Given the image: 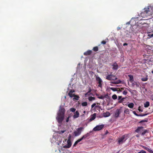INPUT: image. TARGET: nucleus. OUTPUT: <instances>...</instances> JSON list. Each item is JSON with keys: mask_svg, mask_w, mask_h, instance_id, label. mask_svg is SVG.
<instances>
[{"mask_svg": "<svg viewBox=\"0 0 153 153\" xmlns=\"http://www.w3.org/2000/svg\"><path fill=\"white\" fill-rule=\"evenodd\" d=\"M147 132V131L146 130H144L143 131L141 135H144Z\"/></svg>", "mask_w": 153, "mask_h": 153, "instance_id": "obj_37", "label": "nucleus"}, {"mask_svg": "<svg viewBox=\"0 0 153 153\" xmlns=\"http://www.w3.org/2000/svg\"><path fill=\"white\" fill-rule=\"evenodd\" d=\"M143 127H138L135 130V131L136 132L139 133L142 129L143 128Z\"/></svg>", "mask_w": 153, "mask_h": 153, "instance_id": "obj_19", "label": "nucleus"}, {"mask_svg": "<svg viewBox=\"0 0 153 153\" xmlns=\"http://www.w3.org/2000/svg\"><path fill=\"white\" fill-rule=\"evenodd\" d=\"M65 110L63 108H60L58 114L64 116Z\"/></svg>", "mask_w": 153, "mask_h": 153, "instance_id": "obj_11", "label": "nucleus"}, {"mask_svg": "<svg viewBox=\"0 0 153 153\" xmlns=\"http://www.w3.org/2000/svg\"><path fill=\"white\" fill-rule=\"evenodd\" d=\"M111 85V86H113V85H111V84H110Z\"/></svg>", "mask_w": 153, "mask_h": 153, "instance_id": "obj_63", "label": "nucleus"}, {"mask_svg": "<svg viewBox=\"0 0 153 153\" xmlns=\"http://www.w3.org/2000/svg\"><path fill=\"white\" fill-rule=\"evenodd\" d=\"M83 139L82 138V137L78 139L76 141L78 142V143H79V142H80V141H81V140H82Z\"/></svg>", "mask_w": 153, "mask_h": 153, "instance_id": "obj_47", "label": "nucleus"}, {"mask_svg": "<svg viewBox=\"0 0 153 153\" xmlns=\"http://www.w3.org/2000/svg\"><path fill=\"white\" fill-rule=\"evenodd\" d=\"M70 116H69L66 119V122H68L69 120V118H70Z\"/></svg>", "mask_w": 153, "mask_h": 153, "instance_id": "obj_51", "label": "nucleus"}, {"mask_svg": "<svg viewBox=\"0 0 153 153\" xmlns=\"http://www.w3.org/2000/svg\"><path fill=\"white\" fill-rule=\"evenodd\" d=\"M149 102L148 101H147L144 104V106L145 108H147L149 106Z\"/></svg>", "mask_w": 153, "mask_h": 153, "instance_id": "obj_24", "label": "nucleus"}, {"mask_svg": "<svg viewBox=\"0 0 153 153\" xmlns=\"http://www.w3.org/2000/svg\"><path fill=\"white\" fill-rule=\"evenodd\" d=\"M96 80L97 82L99 84L98 85V87L100 88H102V81L101 78L98 76H96Z\"/></svg>", "mask_w": 153, "mask_h": 153, "instance_id": "obj_6", "label": "nucleus"}, {"mask_svg": "<svg viewBox=\"0 0 153 153\" xmlns=\"http://www.w3.org/2000/svg\"><path fill=\"white\" fill-rule=\"evenodd\" d=\"M70 95L69 94H68V95L70 96V97H74L75 94H72V93L70 94Z\"/></svg>", "mask_w": 153, "mask_h": 153, "instance_id": "obj_42", "label": "nucleus"}, {"mask_svg": "<svg viewBox=\"0 0 153 153\" xmlns=\"http://www.w3.org/2000/svg\"><path fill=\"white\" fill-rule=\"evenodd\" d=\"M96 113H94L93 114L91 115V117H90V118L89 119L90 121V122L92 120H94L96 118Z\"/></svg>", "mask_w": 153, "mask_h": 153, "instance_id": "obj_13", "label": "nucleus"}, {"mask_svg": "<svg viewBox=\"0 0 153 153\" xmlns=\"http://www.w3.org/2000/svg\"><path fill=\"white\" fill-rule=\"evenodd\" d=\"M92 52L91 50H88L86 52L84 53V55L85 56H87L90 55L92 53Z\"/></svg>", "mask_w": 153, "mask_h": 153, "instance_id": "obj_16", "label": "nucleus"}, {"mask_svg": "<svg viewBox=\"0 0 153 153\" xmlns=\"http://www.w3.org/2000/svg\"><path fill=\"white\" fill-rule=\"evenodd\" d=\"M133 113L136 116H139V114L136 113V112L135 111H133Z\"/></svg>", "mask_w": 153, "mask_h": 153, "instance_id": "obj_45", "label": "nucleus"}, {"mask_svg": "<svg viewBox=\"0 0 153 153\" xmlns=\"http://www.w3.org/2000/svg\"><path fill=\"white\" fill-rule=\"evenodd\" d=\"M74 97V98H73V100H79V97L78 95L75 94Z\"/></svg>", "mask_w": 153, "mask_h": 153, "instance_id": "obj_27", "label": "nucleus"}, {"mask_svg": "<svg viewBox=\"0 0 153 153\" xmlns=\"http://www.w3.org/2000/svg\"><path fill=\"white\" fill-rule=\"evenodd\" d=\"M106 42L105 40H103L101 42V43L103 45H105L106 44Z\"/></svg>", "mask_w": 153, "mask_h": 153, "instance_id": "obj_44", "label": "nucleus"}, {"mask_svg": "<svg viewBox=\"0 0 153 153\" xmlns=\"http://www.w3.org/2000/svg\"><path fill=\"white\" fill-rule=\"evenodd\" d=\"M148 114H139V116H140V117H143L144 116H145Z\"/></svg>", "mask_w": 153, "mask_h": 153, "instance_id": "obj_40", "label": "nucleus"}, {"mask_svg": "<svg viewBox=\"0 0 153 153\" xmlns=\"http://www.w3.org/2000/svg\"><path fill=\"white\" fill-rule=\"evenodd\" d=\"M75 92V91L74 90H71L70 91L68 94H69L70 95V94L73 93L74 92Z\"/></svg>", "mask_w": 153, "mask_h": 153, "instance_id": "obj_43", "label": "nucleus"}, {"mask_svg": "<svg viewBox=\"0 0 153 153\" xmlns=\"http://www.w3.org/2000/svg\"><path fill=\"white\" fill-rule=\"evenodd\" d=\"M144 10V11L140 13L141 16L143 17H145L146 14L149 15L153 14V11L151 7H149L147 8H145Z\"/></svg>", "mask_w": 153, "mask_h": 153, "instance_id": "obj_2", "label": "nucleus"}, {"mask_svg": "<svg viewBox=\"0 0 153 153\" xmlns=\"http://www.w3.org/2000/svg\"><path fill=\"white\" fill-rule=\"evenodd\" d=\"M113 66L112 69L113 70H117L118 68V66L116 62H114L112 65Z\"/></svg>", "mask_w": 153, "mask_h": 153, "instance_id": "obj_15", "label": "nucleus"}, {"mask_svg": "<svg viewBox=\"0 0 153 153\" xmlns=\"http://www.w3.org/2000/svg\"><path fill=\"white\" fill-rule=\"evenodd\" d=\"M127 136L126 135H123L118 138V143L121 144L125 142L127 139Z\"/></svg>", "mask_w": 153, "mask_h": 153, "instance_id": "obj_4", "label": "nucleus"}, {"mask_svg": "<svg viewBox=\"0 0 153 153\" xmlns=\"http://www.w3.org/2000/svg\"><path fill=\"white\" fill-rule=\"evenodd\" d=\"M141 147L143 148V149H145L146 150V149L147 148V147H145L144 146H141Z\"/></svg>", "mask_w": 153, "mask_h": 153, "instance_id": "obj_53", "label": "nucleus"}, {"mask_svg": "<svg viewBox=\"0 0 153 153\" xmlns=\"http://www.w3.org/2000/svg\"><path fill=\"white\" fill-rule=\"evenodd\" d=\"M120 89H121L122 90H122H123L124 89V88H121Z\"/></svg>", "mask_w": 153, "mask_h": 153, "instance_id": "obj_60", "label": "nucleus"}, {"mask_svg": "<svg viewBox=\"0 0 153 153\" xmlns=\"http://www.w3.org/2000/svg\"><path fill=\"white\" fill-rule=\"evenodd\" d=\"M124 99V98H122V97L121 96H119L118 97V100H119V101H118V102L120 103L122 102Z\"/></svg>", "mask_w": 153, "mask_h": 153, "instance_id": "obj_21", "label": "nucleus"}, {"mask_svg": "<svg viewBox=\"0 0 153 153\" xmlns=\"http://www.w3.org/2000/svg\"><path fill=\"white\" fill-rule=\"evenodd\" d=\"M81 105L83 106H86L87 105L88 103L87 102H82L81 103Z\"/></svg>", "mask_w": 153, "mask_h": 153, "instance_id": "obj_30", "label": "nucleus"}, {"mask_svg": "<svg viewBox=\"0 0 153 153\" xmlns=\"http://www.w3.org/2000/svg\"><path fill=\"white\" fill-rule=\"evenodd\" d=\"M146 150L149 153H153V151L148 148H147Z\"/></svg>", "mask_w": 153, "mask_h": 153, "instance_id": "obj_32", "label": "nucleus"}, {"mask_svg": "<svg viewBox=\"0 0 153 153\" xmlns=\"http://www.w3.org/2000/svg\"><path fill=\"white\" fill-rule=\"evenodd\" d=\"M108 133V130H106L105 131V134H107Z\"/></svg>", "mask_w": 153, "mask_h": 153, "instance_id": "obj_56", "label": "nucleus"}, {"mask_svg": "<svg viewBox=\"0 0 153 153\" xmlns=\"http://www.w3.org/2000/svg\"><path fill=\"white\" fill-rule=\"evenodd\" d=\"M129 78V81L131 83L134 81V79L133 76L131 75H128Z\"/></svg>", "mask_w": 153, "mask_h": 153, "instance_id": "obj_20", "label": "nucleus"}, {"mask_svg": "<svg viewBox=\"0 0 153 153\" xmlns=\"http://www.w3.org/2000/svg\"><path fill=\"white\" fill-rule=\"evenodd\" d=\"M118 91H119L120 92H121L122 91V90L120 88V89H118Z\"/></svg>", "mask_w": 153, "mask_h": 153, "instance_id": "obj_58", "label": "nucleus"}, {"mask_svg": "<svg viewBox=\"0 0 153 153\" xmlns=\"http://www.w3.org/2000/svg\"><path fill=\"white\" fill-rule=\"evenodd\" d=\"M121 82V81L120 80H118L117 81L114 82L112 81L111 82V83L113 84H117L120 83Z\"/></svg>", "mask_w": 153, "mask_h": 153, "instance_id": "obj_22", "label": "nucleus"}, {"mask_svg": "<svg viewBox=\"0 0 153 153\" xmlns=\"http://www.w3.org/2000/svg\"><path fill=\"white\" fill-rule=\"evenodd\" d=\"M112 98L113 100H116L117 98V96L116 94H114L112 95Z\"/></svg>", "mask_w": 153, "mask_h": 153, "instance_id": "obj_35", "label": "nucleus"}, {"mask_svg": "<svg viewBox=\"0 0 153 153\" xmlns=\"http://www.w3.org/2000/svg\"><path fill=\"white\" fill-rule=\"evenodd\" d=\"M70 111L72 112H74L76 111V109L74 108H71L70 109Z\"/></svg>", "mask_w": 153, "mask_h": 153, "instance_id": "obj_39", "label": "nucleus"}, {"mask_svg": "<svg viewBox=\"0 0 153 153\" xmlns=\"http://www.w3.org/2000/svg\"><path fill=\"white\" fill-rule=\"evenodd\" d=\"M117 77H115V78H114V79H112V80L114 81V80H117Z\"/></svg>", "mask_w": 153, "mask_h": 153, "instance_id": "obj_54", "label": "nucleus"}, {"mask_svg": "<svg viewBox=\"0 0 153 153\" xmlns=\"http://www.w3.org/2000/svg\"><path fill=\"white\" fill-rule=\"evenodd\" d=\"M96 105V104L95 103H94L92 104L91 105V108H93L94 107V111L97 110L100 112L101 107L99 105Z\"/></svg>", "mask_w": 153, "mask_h": 153, "instance_id": "obj_8", "label": "nucleus"}, {"mask_svg": "<svg viewBox=\"0 0 153 153\" xmlns=\"http://www.w3.org/2000/svg\"><path fill=\"white\" fill-rule=\"evenodd\" d=\"M121 112L122 110L121 109H117L114 113V117L116 118L118 117Z\"/></svg>", "mask_w": 153, "mask_h": 153, "instance_id": "obj_10", "label": "nucleus"}, {"mask_svg": "<svg viewBox=\"0 0 153 153\" xmlns=\"http://www.w3.org/2000/svg\"><path fill=\"white\" fill-rule=\"evenodd\" d=\"M152 73L153 74V70L152 71Z\"/></svg>", "mask_w": 153, "mask_h": 153, "instance_id": "obj_61", "label": "nucleus"}, {"mask_svg": "<svg viewBox=\"0 0 153 153\" xmlns=\"http://www.w3.org/2000/svg\"><path fill=\"white\" fill-rule=\"evenodd\" d=\"M110 113L108 112H106L103 114V116L104 117H107L110 116Z\"/></svg>", "mask_w": 153, "mask_h": 153, "instance_id": "obj_18", "label": "nucleus"}, {"mask_svg": "<svg viewBox=\"0 0 153 153\" xmlns=\"http://www.w3.org/2000/svg\"><path fill=\"white\" fill-rule=\"evenodd\" d=\"M84 113H85V111H84Z\"/></svg>", "mask_w": 153, "mask_h": 153, "instance_id": "obj_64", "label": "nucleus"}, {"mask_svg": "<svg viewBox=\"0 0 153 153\" xmlns=\"http://www.w3.org/2000/svg\"><path fill=\"white\" fill-rule=\"evenodd\" d=\"M88 99L90 101H92L95 100V98L91 96L88 97Z\"/></svg>", "mask_w": 153, "mask_h": 153, "instance_id": "obj_26", "label": "nucleus"}, {"mask_svg": "<svg viewBox=\"0 0 153 153\" xmlns=\"http://www.w3.org/2000/svg\"><path fill=\"white\" fill-rule=\"evenodd\" d=\"M124 113H125L126 114H129V110L128 108L124 110Z\"/></svg>", "mask_w": 153, "mask_h": 153, "instance_id": "obj_34", "label": "nucleus"}, {"mask_svg": "<svg viewBox=\"0 0 153 153\" xmlns=\"http://www.w3.org/2000/svg\"><path fill=\"white\" fill-rule=\"evenodd\" d=\"M128 93L127 91L126 90V89L125 90L123 91V94L125 95H126Z\"/></svg>", "mask_w": 153, "mask_h": 153, "instance_id": "obj_38", "label": "nucleus"}, {"mask_svg": "<svg viewBox=\"0 0 153 153\" xmlns=\"http://www.w3.org/2000/svg\"><path fill=\"white\" fill-rule=\"evenodd\" d=\"M78 143V142L76 141L74 143V146H75Z\"/></svg>", "mask_w": 153, "mask_h": 153, "instance_id": "obj_52", "label": "nucleus"}, {"mask_svg": "<svg viewBox=\"0 0 153 153\" xmlns=\"http://www.w3.org/2000/svg\"><path fill=\"white\" fill-rule=\"evenodd\" d=\"M132 83V86H134L136 85L137 87H139L140 86V84L138 82H133Z\"/></svg>", "mask_w": 153, "mask_h": 153, "instance_id": "obj_17", "label": "nucleus"}, {"mask_svg": "<svg viewBox=\"0 0 153 153\" xmlns=\"http://www.w3.org/2000/svg\"><path fill=\"white\" fill-rule=\"evenodd\" d=\"M110 89L111 90H112V91H118V89H120V88H110Z\"/></svg>", "mask_w": 153, "mask_h": 153, "instance_id": "obj_23", "label": "nucleus"}, {"mask_svg": "<svg viewBox=\"0 0 153 153\" xmlns=\"http://www.w3.org/2000/svg\"><path fill=\"white\" fill-rule=\"evenodd\" d=\"M98 98L100 99H103L105 98V97L101 95L100 96L98 97Z\"/></svg>", "mask_w": 153, "mask_h": 153, "instance_id": "obj_41", "label": "nucleus"}, {"mask_svg": "<svg viewBox=\"0 0 153 153\" xmlns=\"http://www.w3.org/2000/svg\"><path fill=\"white\" fill-rule=\"evenodd\" d=\"M114 77H115V76L112 74H108L106 76V79L108 80H112V78Z\"/></svg>", "mask_w": 153, "mask_h": 153, "instance_id": "obj_12", "label": "nucleus"}, {"mask_svg": "<svg viewBox=\"0 0 153 153\" xmlns=\"http://www.w3.org/2000/svg\"><path fill=\"white\" fill-rule=\"evenodd\" d=\"M64 117V116L58 114V116L56 117V119L59 123H61L62 122L63 120Z\"/></svg>", "mask_w": 153, "mask_h": 153, "instance_id": "obj_7", "label": "nucleus"}, {"mask_svg": "<svg viewBox=\"0 0 153 153\" xmlns=\"http://www.w3.org/2000/svg\"><path fill=\"white\" fill-rule=\"evenodd\" d=\"M112 79H114V78H113V77H112Z\"/></svg>", "mask_w": 153, "mask_h": 153, "instance_id": "obj_62", "label": "nucleus"}, {"mask_svg": "<svg viewBox=\"0 0 153 153\" xmlns=\"http://www.w3.org/2000/svg\"><path fill=\"white\" fill-rule=\"evenodd\" d=\"M88 93H88V92H87V93H86L85 94V95H87Z\"/></svg>", "mask_w": 153, "mask_h": 153, "instance_id": "obj_59", "label": "nucleus"}, {"mask_svg": "<svg viewBox=\"0 0 153 153\" xmlns=\"http://www.w3.org/2000/svg\"><path fill=\"white\" fill-rule=\"evenodd\" d=\"M126 90H128L129 92H131V90L130 89H128L127 88H126Z\"/></svg>", "mask_w": 153, "mask_h": 153, "instance_id": "obj_57", "label": "nucleus"}, {"mask_svg": "<svg viewBox=\"0 0 153 153\" xmlns=\"http://www.w3.org/2000/svg\"><path fill=\"white\" fill-rule=\"evenodd\" d=\"M83 139L82 138V137L78 139L76 141L78 142V143H79V142H80V141H81V140H82Z\"/></svg>", "mask_w": 153, "mask_h": 153, "instance_id": "obj_48", "label": "nucleus"}, {"mask_svg": "<svg viewBox=\"0 0 153 153\" xmlns=\"http://www.w3.org/2000/svg\"><path fill=\"white\" fill-rule=\"evenodd\" d=\"M65 130H62L61 131H58V133L59 134H62L63 133H64L65 132Z\"/></svg>", "mask_w": 153, "mask_h": 153, "instance_id": "obj_36", "label": "nucleus"}, {"mask_svg": "<svg viewBox=\"0 0 153 153\" xmlns=\"http://www.w3.org/2000/svg\"><path fill=\"white\" fill-rule=\"evenodd\" d=\"M148 119L147 118H146L144 119V120H141L139 122V123H141L143 122H147L148 121Z\"/></svg>", "mask_w": 153, "mask_h": 153, "instance_id": "obj_33", "label": "nucleus"}, {"mask_svg": "<svg viewBox=\"0 0 153 153\" xmlns=\"http://www.w3.org/2000/svg\"><path fill=\"white\" fill-rule=\"evenodd\" d=\"M104 127V125L103 124L97 126L93 129L94 131H97L101 130Z\"/></svg>", "mask_w": 153, "mask_h": 153, "instance_id": "obj_9", "label": "nucleus"}, {"mask_svg": "<svg viewBox=\"0 0 153 153\" xmlns=\"http://www.w3.org/2000/svg\"><path fill=\"white\" fill-rule=\"evenodd\" d=\"M128 106L130 108H132L134 107V104L133 103H131L128 105Z\"/></svg>", "mask_w": 153, "mask_h": 153, "instance_id": "obj_25", "label": "nucleus"}, {"mask_svg": "<svg viewBox=\"0 0 153 153\" xmlns=\"http://www.w3.org/2000/svg\"><path fill=\"white\" fill-rule=\"evenodd\" d=\"M139 28V27L137 25H135L133 26L131 28V32H129V34L128 33H127V34L128 35V36H127V37L131 38L132 35H134L138 33Z\"/></svg>", "mask_w": 153, "mask_h": 153, "instance_id": "obj_1", "label": "nucleus"}, {"mask_svg": "<svg viewBox=\"0 0 153 153\" xmlns=\"http://www.w3.org/2000/svg\"><path fill=\"white\" fill-rule=\"evenodd\" d=\"M79 114L78 111H76L74 114V115L73 116V117L75 119L78 118L79 117Z\"/></svg>", "mask_w": 153, "mask_h": 153, "instance_id": "obj_14", "label": "nucleus"}, {"mask_svg": "<svg viewBox=\"0 0 153 153\" xmlns=\"http://www.w3.org/2000/svg\"><path fill=\"white\" fill-rule=\"evenodd\" d=\"M92 50L95 52L97 51H98V48L97 46L93 48Z\"/></svg>", "mask_w": 153, "mask_h": 153, "instance_id": "obj_28", "label": "nucleus"}, {"mask_svg": "<svg viewBox=\"0 0 153 153\" xmlns=\"http://www.w3.org/2000/svg\"><path fill=\"white\" fill-rule=\"evenodd\" d=\"M91 88H89L88 89V93H90L91 92Z\"/></svg>", "mask_w": 153, "mask_h": 153, "instance_id": "obj_50", "label": "nucleus"}, {"mask_svg": "<svg viewBox=\"0 0 153 153\" xmlns=\"http://www.w3.org/2000/svg\"><path fill=\"white\" fill-rule=\"evenodd\" d=\"M71 136L69 134L68 137V139L67 141V144L63 146V148H69L71 146L72 143L71 141Z\"/></svg>", "mask_w": 153, "mask_h": 153, "instance_id": "obj_3", "label": "nucleus"}, {"mask_svg": "<svg viewBox=\"0 0 153 153\" xmlns=\"http://www.w3.org/2000/svg\"><path fill=\"white\" fill-rule=\"evenodd\" d=\"M128 45V44L126 43H124L123 44V46H125V45Z\"/></svg>", "mask_w": 153, "mask_h": 153, "instance_id": "obj_55", "label": "nucleus"}, {"mask_svg": "<svg viewBox=\"0 0 153 153\" xmlns=\"http://www.w3.org/2000/svg\"><path fill=\"white\" fill-rule=\"evenodd\" d=\"M140 106H139L138 108V110L139 111L142 112L143 111V110L142 109H140Z\"/></svg>", "mask_w": 153, "mask_h": 153, "instance_id": "obj_49", "label": "nucleus"}, {"mask_svg": "<svg viewBox=\"0 0 153 153\" xmlns=\"http://www.w3.org/2000/svg\"><path fill=\"white\" fill-rule=\"evenodd\" d=\"M148 79V78H147V76L145 77L142 78H141V80L143 81H147Z\"/></svg>", "mask_w": 153, "mask_h": 153, "instance_id": "obj_31", "label": "nucleus"}, {"mask_svg": "<svg viewBox=\"0 0 153 153\" xmlns=\"http://www.w3.org/2000/svg\"><path fill=\"white\" fill-rule=\"evenodd\" d=\"M137 153H146V152L145 151L143 150H141Z\"/></svg>", "mask_w": 153, "mask_h": 153, "instance_id": "obj_46", "label": "nucleus"}, {"mask_svg": "<svg viewBox=\"0 0 153 153\" xmlns=\"http://www.w3.org/2000/svg\"><path fill=\"white\" fill-rule=\"evenodd\" d=\"M89 135V134L88 133H87L85 135L83 136L82 137L83 139H85V138L88 137Z\"/></svg>", "mask_w": 153, "mask_h": 153, "instance_id": "obj_29", "label": "nucleus"}, {"mask_svg": "<svg viewBox=\"0 0 153 153\" xmlns=\"http://www.w3.org/2000/svg\"><path fill=\"white\" fill-rule=\"evenodd\" d=\"M83 129V128L82 127L78 128L77 129L76 131H75L74 132L75 136H77L81 134Z\"/></svg>", "mask_w": 153, "mask_h": 153, "instance_id": "obj_5", "label": "nucleus"}]
</instances>
